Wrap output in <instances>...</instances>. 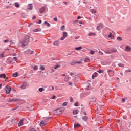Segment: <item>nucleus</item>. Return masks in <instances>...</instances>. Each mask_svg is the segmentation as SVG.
Masks as SVG:
<instances>
[{
    "instance_id": "1",
    "label": "nucleus",
    "mask_w": 131,
    "mask_h": 131,
    "mask_svg": "<svg viewBox=\"0 0 131 131\" xmlns=\"http://www.w3.org/2000/svg\"><path fill=\"white\" fill-rule=\"evenodd\" d=\"M30 38L32 39V37H29V36H25L24 38L20 40V43L21 45V47L24 48L25 46H27L29 43V40Z\"/></svg>"
},
{
    "instance_id": "2",
    "label": "nucleus",
    "mask_w": 131,
    "mask_h": 131,
    "mask_svg": "<svg viewBox=\"0 0 131 131\" xmlns=\"http://www.w3.org/2000/svg\"><path fill=\"white\" fill-rule=\"evenodd\" d=\"M50 118H51V117H48L45 119H44L43 120H42L40 123V126H45V125H46V124H47L48 122H49V120H50Z\"/></svg>"
},
{
    "instance_id": "3",
    "label": "nucleus",
    "mask_w": 131,
    "mask_h": 131,
    "mask_svg": "<svg viewBox=\"0 0 131 131\" xmlns=\"http://www.w3.org/2000/svg\"><path fill=\"white\" fill-rule=\"evenodd\" d=\"M105 54H112V53H116L117 50L116 49H109L106 51H104Z\"/></svg>"
},
{
    "instance_id": "4",
    "label": "nucleus",
    "mask_w": 131,
    "mask_h": 131,
    "mask_svg": "<svg viewBox=\"0 0 131 131\" xmlns=\"http://www.w3.org/2000/svg\"><path fill=\"white\" fill-rule=\"evenodd\" d=\"M53 113L55 115L62 114V113H63V111L61 109H57L53 111Z\"/></svg>"
},
{
    "instance_id": "5",
    "label": "nucleus",
    "mask_w": 131,
    "mask_h": 131,
    "mask_svg": "<svg viewBox=\"0 0 131 131\" xmlns=\"http://www.w3.org/2000/svg\"><path fill=\"white\" fill-rule=\"evenodd\" d=\"M14 120H15L12 118H8L5 120V124H8V123H10L11 122H13V121H14Z\"/></svg>"
},
{
    "instance_id": "6",
    "label": "nucleus",
    "mask_w": 131,
    "mask_h": 131,
    "mask_svg": "<svg viewBox=\"0 0 131 131\" xmlns=\"http://www.w3.org/2000/svg\"><path fill=\"white\" fill-rule=\"evenodd\" d=\"M11 86H6L5 88V91H6V94H10L11 92Z\"/></svg>"
},
{
    "instance_id": "7",
    "label": "nucleus",
    "mask_w": 131,
    "mask_h": 131,
    "mask_svg": "<svg viewBox=\"0 0 131 131\" xmlns=\"http://www.w3.org/2000/svg\"><path fill=\"white\" fill-rule=\"evenodd\" d=\"M104 24H103L102 23H100L97 26V30H101V29H103V28H104Z\"/></svg>"
},
{
    "instance_id": "8",
    "label": "nucleus",
    "mask_w": 131,
    "mask_h": 131,
    "mask_svg": "<svg viewBox=\"0 0 131 131\" xmlns=\"http://www.w3.org/2000/svg\"><path fill=\"white\" fill-rule=\"evenodd\" d=\"M97 98H92L91 100H90V103L91 104H97Z\"/></svg>"
},
{
    "instance_id": "9",
    "label": "nucleus",
    "mask_w": 131,
    "mask_h": 131,
    "mask_svg": "<svg viewBox=\"0 0 131 131\" xmlns=\"http://www.w3.org/2000/svg\"><path fill=\"white\" fill-rule=\"evenodd\" d=\"M34 52L33 51H31L30 49H28L26 51H25V54H28L30 55H32Z\"/></svg>"
},
{
    "instance_id": "10",
    "label": "nucleus",
    "mask_w": 131,
    "mask_h": 131,
    "mask_svg": "<svg viewBox=\"0 0 131 131\" xmlns=\"http://www.w3.org/2000/svg\"><path fill=\"white\" fill-rule=\"evenodd\" d=\"M27 85V83L26 82H23L21 86H20V89H21V90H25Z\"/></svg>"
},
{
    "instance_id": "11",
    "label": "nucleus",
    "mask_w": 131,
    "mask_h": 131,
    "mask_svg": "<svg viewBox=\"0 0 131 131\" xmlns=\"http://www.w3.org/2000/svg\"><path fill=\"white\" fill-rule=\"evenodd\" d=\"M66 37H67V33L66 32H63V37H62L60 38V40H64L65 39V38H66Z\"/></svg>"
},
{
    "instance_id": "12",
    "label": "nucleus",
    "mask_w": 131,
    "mask_h": 131,
    "mask_svg": "<svg viewBox=\"0 0 131 131\" xmlns=\"http://www.w3.org/2000/svg\"><path fill=\"white\" fill-rule=\"evenodd\" d=\"M24 119H22L19 121V122L18 123V126L20 127V126H22L24 124Z\"/></svg>"
},
{
    "instance_id": "13",
    "label": "nucleus",
    "mask_w": 131,
    "mask_h": 131,
    "mask_svg": "<svg viewBox=\"0 0 131 131\" xmlns=\"http://www.w3.org/2000/svg\"><path fill=\"white\" fill-rule=\"evenodd\" d=\"M23 103H24V100H22V99L19 98L17 99V103L19 105H21Z\"/></svg>"
},
{
    "instance_id": "14",
    "label": "nucleus",
    "mask_w": 131,
    "mask_h": 131,
    "mask_svg": "<svg viewBox=\"0 0 131 131\" xmlns=\"http://www.w3.org/2000/svg\"><path fill=\"white\" fill-rule=\"evenodd\" d=\"M33 9V6L32 4H29L27 7V10H32Z\"/></svg>"
},
{
    "instance_id": "15",
    "label": "nucleus",
    "mask_w": 131,
    "mask_h": 131,
    "mask_svg": "<svg viewBox=\"0 0 131 131\" xmlns=\"http://www.w3.org/2000/svg\"><path fill=\"white\" fill-rule=\"evenodd\" d=\"M125 50L126 52H131V48L128 46H126Z\"/></svg>"
},
{
    "instance_id": "16",
    "label": "nucleus",
    "mask_w": 131,
    "mask_h": 131,
    "mask_svg": "<svg viewBox=\"0 0 131 131\" xmlns=\"http://www.w3.org/2000/svg\"><path fill=\"white\" fill-rule=\"evenodd\" d=\"M45 11H46V8H45L44 7H41V8L39 9V12H40V13H41V14H42V13H43V12H45Z\"/></svg>"
},
{
    "instance_id": "17",
    "label": "nucleus",
    "mask_w": 131,
    "mask_h": 131,
    "mask_svg": "<svg viewBox=\"0 0 131 131\" xmlns=\"http://www.w3.org/2000/svg\"><path fill=\"white\" fill-rule=\"evenodd\" d=\"M8 102H9V103L11 102H17V99H9L8 100Z\"/></svg>"
},
{
    "instance_id": "18",
    "label": "nucleus",
    "mask_w": 131,
    "mask_h": 131,
    "mask_svg": "<svg viewBox=\"0 0 131 131\" xmlns=\"http://www.w3.org/2000/svg\"><path fill=\"white\" fill-rule=\"evenodd\" d=\"M78 110H74L73 112V114H74V115H75L76 114H78Z\"/></svg>"
},
{
    "instance_id": "19",
    "label": "nucleus",
    "mask_w": 131,
    "mask_h": 131,
    "mask_svg": "<svg viewBox=\"0 0 131 131\" xmlns=\"http://www.w3.org/2000/svg\"><path fill=\"white\" fill-rule=\"evenodd\" d=\"M44 24H45V25H46L47 26H48V27H51V24H50V23H48V21H45Z\"/></svg>"
},
{
    "instance_id": "20",
    "label": "nucleus",
    "mask_w": 131,
    "mask_h": 131,
    "mask_svg": "<svg viewBox=\"0 0 131 131\" xmlns=\"http://www.w3.org/2000/svg\"><path fill=\"white\" fill-rule=\"evenodd\" d=\"M34 32H38V31H41V29L38 28V29H35L33 30Z\"/></svg>"
},
{
    "instance_id": "21",
    "label": "nucleus",
    "mask_w": 131,
    "mask_h": 131,
    "mask_svg": "<svg viewBox=\"0 0 131 131\" xmlns=\"http://www.w3.org/2000/svg\"><path fill=\"white\" fill-rule=\"evenodd\" d=\"M82 120H83V121H86V120H88V117L84 116H83L82 117Z\"/></svg>"
},
{
    "instance_id": "22",
    "label": "nucleus",
    "mask_w": 131,
    "mask_h": 131,
    "mask_svg": "<svg viewBox=\"0 0 131 131\" xmlns=\"http://www.w3.org/2000/svg\"><path fill=\"white\" fill-rule=\"evenodd\" d=\"M2 77L4 78H7V77H6V74H2L0 75V78H2Z\"/></svg>"
},
{
    "instance_id": "23",
    "label": "nucleus",
    "mask_w": 131,
    "mask_h": 131,
    "mask_svg": "<svg viewBox=\"0 0 131 131\" xmlns=\"http://www.w3.org/2000/svg\"><path fill=\"white\" fill-rule=\"evenodd\" d=\"M75 50H76L77 51H78L79 50H82V47L80 46L79 47H76L75 48Z\"/></svg>"
},
{
    "instance_id": "24",
    "label": "nucleus",
    "mask_w": 131,
    "mask_h": 131,
    "mask_svg": "<svg viewBox=\"0 0 131 131\" xmlns=\"http://www.w3.org/2000/svg\"><path fill=\"white\" fill-rule=\"evenodd\" d=\"M64 81H66V82L69 81V76H67L64 78Z\"/></svg>"
},
{
    "instance_id": "25",
    "label": "nucleus",
    "mask_w": 131,
    "mask_h": 131,
    "mask_svg": "<svg viewBox=\"0 0 131 131\" xmlns=\"http://www.w3.org/2000/svg\"><path fill=\"white\" fill-rule=\"evenodd\" d=\"M40 70H41V71H43L45 70V67H43V66H40Z\"/></svg>"
},
{
    "instance_id": "26",
    "label": "nucleus",
    "mask_w": 131,
    "mask_h": 131,
    "mask_svg": "<svg viewBox=\"0 0 131 131\" xmlns=\"http://www.w3.org/2000/svg\"><path fill=\"white\" fill-rule=\"evenodd\" d=\"M96 35V34L95 33H90L88 34L89 36H95Z\"/></svg>"
},
{
    "instance_id": "27",
    "label": "nucleus",
    "mask_w": 131,
    "mask_h": 131,
    "mask_svg": "<svg viewBox=\"0 0 131 131\" xmlns=\"http://www.w3.org/2000/svg\"><path fill=\"white\" fill-rule=\"evenodd\" d=\"M59 43H60L59 41H56L54 42V46H59Z\"/></svg>"
},
{
    "instance_id": "28",
    "label": "nucleus",
    "mask_w": 131,
    "mask_h": 131,
    "mask_svg": "<svg viewBox=\"0 0 131 131\" xmlns=\"http://www.w3.org/2000/svg\"><path fill=\"white\" fill-rule=\"evenodd\" d=\"M38 91H39V92L41 93L42 92H43V91H45V89H43V88H39Z\"/></svg>"
},
{
    "instance_id": "29",
    "label": "nucleus",
    "mask_w": 131,
    "mask_h": 131,
    "mask_svg": "<svg viewBox=\"0 0 131 131\" xmlns=\"http://www.w3.org/2000/svg\"><path fill=\"white\" fill-rule=\"evenodd\" d=\"M108 37H110L111 38H113V37H114V36H113V35H112L111 33H110V34L108 35Z\"/></svg>"
},
{
    "instance_id": "30",
    "label": "nucleus",
    "mask_w": 131,
    "mask_h": 131,
    "mask_svg": "<svg viewBox=\"0 0 131 131\" xmlns=\"http://www.w3.org/2000/svg\"><path fill=\"white\" fill-rule=\"evenodd\" d=\"M59 67H61V65H60V64H57V65L55 66V67H54V69H58V68H59Z\"/></svg>"
},
{
    "instance_id": "31",
    "label": "nucleus",
    "mask_w": 131,
    "mask_h": 131,
    "mask_svg": "<svg viewBox=\"0 0 131 131\" xmlns=\"http://www.w3.org/2000/svg\"><path fill=\"white\" fill-rule=\"evenodd\" d=\"M60 29L61 31H64L65 30V26H62Z\"/></svg>"
},
{
    "instance_id": "32",
    "label": "nucleus",
    "mask_w": 131,
    "mask_h": 131,
    "mask_svg": "<svg viewBox=\"0 0 131 131\" xmlns=\"http://www.w3.org/2000/svg\"><path fill=\"white\" fill-rule=\"evenodd\" d=\"M79 126H80V124H76L74 125V128H76V127H78Z\"/></svg>"
},
{
    "instance_id": "33",
    "label": "nucleus",
    "mask_w": 131,
    "mask_h": 131,
    "mask_svg": "<svg viewBox=\"0 0 131 131\" xmlns=\"http://www.w3.org/2000/svg\"><path fill=\"white\" fill-rule=\"evenodd\" d=\"M117 39L119 40V41H121V40H122V38H121V37H118L117 38Z\"/></svg>"
},
{
    "instance_id": "34",
    "label": "nucleus",
    "mask_w": 131,
    "mask_h": 131,
    "mask_svg": "<svg viewBox=\"0 0 131 131\" xmlns=\"http://www.w3.org/2000/svg\"><path fill=\"white\" fill-rule=\"evenodd\" d=\"M4 52L0 54V59H3L4 58Z\"/></svg>"
},
{
    "instance_id": "35",
    "label": "nucleus",
    "mask_w": 131,
    "mask_h": 131,
    "mask_svg": "<svg viewBox=\"0 0 131 131\" xmlns=\"http://www.w3.org/2000/svg\"><path fill=\"white\" fill-rule=\"evenodd\" d=\"M12 76L13 77H17V72H15V73L13 74Z\"/></svg>"
},
{
    "instance_id": "36",
    "label": "nucleus",
    "mask_w": 131,
    "mask_h": 131,
    "mask_svg": "<svg viewBox=\"0 0 131 131\" xmlns=\"http://www.w3.org/2000/svg\"><path fill=\"white\" fill-rule=\"evenodd\" d=\"M118 66L119 67H124V65L122 63H118Z\"/></svg>"
},
{
    "instance_id": "37",
    "label": "nucleus",
    "mask_w": 131,
    "mask_h": 131,
    "mask_svg": "<svg viewBox=\"0 0 131 131\" xmlns=\"http://www.w3.org/2000/svg\"><path fill=\"white\" fill-rule=\"evenodd\" d=\"M34 70H37V69H38V67H37V66H35L33 68Z\"/></svg>"
},
{
    "instance_id": "38",
    "label": "nucleus",
    "mask_w": 131,
    "mask_h": 131,
    "mask_svg": "<svg viewBox=\"0 0 131 131\" xmlns=\"http://www.w3.org/2000/svg\"><path fill=\"white\" fill-rule=\"evenodd\" d=\"M90 54L91 55H94V54H95V51L94 50H91L90 51Z\"/></svg>"
},
{
    "instance_id": "39",
    "label": "nucleus",
    "mask_w": 131,
    "mask_h": 131,
    "mask_svg": "<svg viewBox=\"0 0 131 131\" xmlns=\"http://www.w3.org/2000/svg\"><path fill=\"white\" fill-rule=\"evenodd\" d=\"M103 72H104V70H103L100 69L98 71V73H103Z\"/></svg>"
},
{
    "instance_id": "40",
    "label": "nucleus",
    "mask_w": 131,
    "mask_h": 131,
    "mask_svg": "<svg viewBox=\"0 0 131 131\" xmlns=\"http://www.w3.org/2000/svg\"><path fill=\"white\" fill-rule=\"evenodd\" d=\"M93 75L94 76H95V77H97V76H98V73L95 72Z\"/></svg>"
},
{
    "instance_id": "41",
    "label": "nucleus",
    "mask_w": 131,
    "mask_h": 131,
    "mask_svg": "<svg viewBox=\"0 0 131 131\" xmlns=\"http://www.w3.org/2000/svg\"><path fill=\"white\" fill-rule=\"evenodd\" d=\"M53 20L55 21V22H58V18L57 17L54 18Z\"/></svg>"
},
{
    "instance_id": "42",
    "label": "nucleus",
    "mask_w": 131,
    "mask_h": 131,
    "mask_svg": "<svg viewBox=\"0 0 131 131\" xmlns=\"http://www.w3.org/2000/svg\"><path fill=\"white\" fill-rule=\"evenodd\" d=\"M75 64H76V61L72 62L71 63V65H75Z\"/></svg>"
},
{
    "instance_id": "43",
    "label": "nucleus",
    "mask_w": 131,
    "mask_h": 131,
    "mask_svg": "<svg viewBox=\"0 0 131 131\" xmlns=\"http://www.w3.org/2000/svg\"><path fill=\"white\" fill-rule=\"evenodd\" d=\"M62 106H67V102H65L62 104Z\"/></svg>"
},
{
    "instance_id": "44",
    "label": "nucleus",
    "mask_w": 131,
    "mask_h": 131,
    "mask_svg": "<svg viewBox=\"0 0 131 131\" xmlns=\"http://www.w3.org/2000/svg\"><path fill=\"white\" fill-rule=\"evenodd\" d=\"M99 54H100V55H103L104 54V53H103V52L101 51H99Z\"/></svg>"
},
{
    "instance_id": "45",
    "label": "nucleus",
    "mask_w": 131,
    "mask_h": 131,
    "mask_svg": "<svg viewBox=\"0 0 131 131\" xmlns=\"http://www.w3.org/2000/svg\"><path fill=\"white\" fill-rule=\"evenodd\" d=\"M81 61H76V64H81Z\"/></svg>"
},
{
    "instance_id": "46",
    "label": "nucleus",
    "mask_w": 131,
    "mask_h": 131,
    "mask_svg": "<svg viewBox=\"0 0 131 131\" xmlns=\"http://www.w3.org/2000/svg\"><path fill=\"white\" fill-rule=\"evenodd\" d=\"M10 42L11 45H15V42H13V40H10Z\"/></svg>"
},
{
    "instance_id": "47",
    "label": "nucleus",
    "mask_w": 131,
    "mask_h": 131,
    "mask_svg": "<svg viewBox=\"0 0 131 131\" xmlns=\"http://www.w3.org/2000/svg\"><path fill=\"white\" fill-rule=\"evenodd\" d=\"M95 77H96V76H95V75L93 74L92 75V79H95Z\"/></svg>"
},
{
    "instance_id": "48",
    "label": "nucleus",
    "mask_w": 131,
    "mask_h": 131,
    "mask_svg": "<svg viewBox=\"0 0 131 131\" xmlns=\"http://www.w3.org/2000/svg\"><path fill=\"white\" fill-rule=\"evenodd\" d=\"M126 100V99H125V98H122V101L123 103H124V102H125Z\"/></svg>"
},
{
    "instance_id": "49",
    "label": "nucleus",
    "mask_w": 131,
    "mask_h": 131,
    "mask_svg": "<svg viewBox=\"0 0 131 131\" xmlns=\"http://www.w3.org/2000/svg\"><path fill=\"white\" fill-rule=\"evenodd\" d=\"M35 19H36V16H33L32 17V20H35Z\"/></svg>"
},
{
    "instance_id": "50",
    "label": "nucleus",
    "mask_w": 131,
    "mask_h": 131,
    "mask_svg": "<svg viewBox=\"0 0 131 131\" xmlns=\"http://www.w3.org/2000/svg\"><path fill=\"white\" fill-rule=\"evenodd\" d=\"M74 105L76 106V107H78V103H76L74 104Z\"/></svg>"
},
{
    "instance_id": "51",
    "label": "nucleus",
    "mask_w": 131,
    "mask_h": 131,
    "mask_svg": "<svg viewBox=\"0 0 131 131\" xmlns=\"http://www.w3.org/2000/svg\"><path fill=\"white\" fill-rule=\"evenodd\" d=\"M125 72H127V73L131 72V70H126Z\"/></svg>"
},
{
    "instance_id": "52",
    "label": "nucleus",
    "mask_w": 131,
    "mask_h": 131,
    "mask_svg": "<svg viewBox=\"0 0 131 131\" xmlns=\"http://www.w3.org/2000/svg\"><path fill=\"white\" fill-rule=\"evenodd\" d=\"M56 98V96H55V95H53L52 97V99H53V100L54 99H55Z\"/></svg>"
},
{
    "instance_id": "53",
    "label": "nucleus",
    "mask_w": 131,
    "mask_h": 131,
    "mask_svg": "<svg viewBox=\"0 0 131 131\" xmlns=\"http://www.w3.org/2000/svg\"><path fill=\"white\" fill-rule=\"evenodd\" d=\"M80 37V36H78V37H75V39L77 40V39H78V38H79Z\"/></svg>"
},
{
    "instance_id": "54",
    "label": "nucleus",
    "mask_w": 131,
    "mask_h": 131,
    "mask_svg": "<svg viewBox=\"0 0 131 131\" xmlns=\"http://www.w3.org/2000/svg\"><path fill=\"white\" fill-rule=\"evenodd\" d=\"M13 60H14V61H17V57H13Z\"/></svg>"
},
{
    "instance_id": "55",
    "label": "nucleus",
    "mask_w": 131,
    "mask_h": 131,
    "mask_svg": "<svg viewBox=\"0 0 131 131\" xmlns=\"http://www.w3.org/2000/svg\"><path fill=\"white\" fill-rule=\"evenodd\" d=\"M70 75H71V76H74V74L72 73H70Z\"/></svg>"
},
{
    "instance_id": "56",
    "label": "nucleus",
    "mask_w": 131,
    "mask_h": 131,
    "mask_svg": "<svg viewBox=\"0 0 131 131\" xmlns=\"http://www.w3.org/2000/svg\"><path fill=\"white\" fill-rule=\"evenodd\" d=\"M9 41V40H4V42L6 43V42H8Z\"/></svg>"
},
{
    "instance_id": "57",
    "label": "nucleus",
    "mask_w": 131,
    "mask_h": 131,
    "mask_svg": "<svg viewBox=\"0 0 131 131\" xmlns=\"http://www.w3.org/2000/svg\"><path fill=\"white\" fill-rule=\"evenodd\" d=\"M41 20H39V21H38V24H41Z\"/></svg>"
},
{
    "instance_id": "58",
    "label": "nucleus",
    "mask_w": 131,
    "mask_h": 131,
    "mask_svg": "<svg viewBox=\"0 0 131 131\" xmlns=\"http://www.w3.org/2000/svg\"><path fill=\"white\" fill-rule=\"evenodd\" d=\"M69 85H72V82H69Z\"/></svg>"
},
{
    "instance_id": "59",
    "label": "nucleus",
    "mask_w": 131,
    "mask_h": 131,
    "mask_svg": "<svg viewBox=\"0 0 131 131\" xmlns=\"http://www.w3.org/2000/svg\"><path fill=\"white\" fill-rule=\"evenodd\" d=\"M30 131H36V130L34 129V128H32Z\"/></svg>"
},
{
    "instance_id": "60",
    "label": "nucleus",
    "mask_w": 131,
    "mask_h": 131,
    "mask_svg": "<svg viewBox=\"0 0 131 131\" xmlns=\"http://www.w3.org/2000/svg\"><path fill=\"white\" fill-rule=\"evenodd\" d=\"M19 7H20V4H17V8H19Z\"/></svg>"
},
{
    "instance_id": "61",
    "label": "nucleus",
    "mask_w": 131,
    "mask_h": 131,
    "mask_svg": "<svg viewBox=\"0 0 131 131\" xmlns=\"http://www.w3.org/2000/svg\"><path fill=\"white\" fill-rule=\"evenodd\" d=\"M77 19H78V20H79V19H81V17L78 16V17H77Z\"/></svg>"
},
{
    "instance_id": "62",
    "label": "nucleus",
    "mask_w": 131,
    "mask_h": 131,
    "mask_svg": "<svg viewBox=\"0 0 131 131\" xmlns=\"http://www.w3.org/2000/svg\"><path fill=\"white\" fill-rule=\"evenodd\" d=\"M15 6L17 8V2L14 3Z\"/></svg>"
},
{
    "instance_id": "63",
    "label": "nucleus",
    "mask_w": 131,
    "mask_h": 131,
    "mask_svg": "<svg viewBox=\"0 0 131 131\" xmlns=\"http://www.w3.org/2000/svg\"><path fill=\"white\" fill-rule=\"evenodd\" d=\"M76 22H79L78 20H75L74 21V24H75V23H76Z\"/></svg>"
},
{
    "instance_id": "64",
    "label": "nucleus",
    "mask_w": 131,
    "mask_h": 131,
    "mask_svg": "<svg viewBox=\"0 0 131 131\" xmlns=\"http://www.w3.org/2000/svg\"><path fill=\"white\" fill-rule=\"evenodd\" d=\"M51 89H52V91L54 90V86H51Z\"/></svg>"
}]
</instances>
